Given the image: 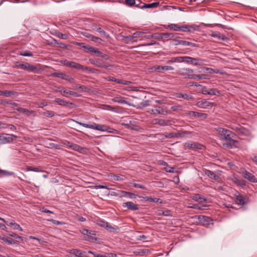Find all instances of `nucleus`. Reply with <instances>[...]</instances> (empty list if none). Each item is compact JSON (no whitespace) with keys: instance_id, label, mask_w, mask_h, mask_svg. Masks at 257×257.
I'll return each instance as SVG.
<instances>
[{"instance_id":"nucleus-1","label":"nucleus","mask_w":257,"mask_h":257,"mask_svg":"<svg viewBox=\"0 0 257 257\" xmlns=\"http://www.w3.org/2000/svg\"><path fill=\"white\" fill-rule=\"evenodd\" d=\"M216 131L220 136L222 140L226 142V146L229 148H232L234 146L236 142L232 139L234 134L230 131L222 127H217Z\"/></svg>"},{"instance_id":"nucleus-2","label":"nucleus","mask_w":257,"mask_h":257,"mask_svg":"<svg viewBox=\"0 0 257 257\" xmlns=\"http://www.w3.org/2000/svg\"><path fill=\"white\" fill-rule=\"evenodd\" d=\"M61 63L65 66L75 69L77 70H81L82 71H89L91 72V69L88 67L84 66L79 63L74 61H69L67 60H63L61 61Z\"/></svg>"},{"instance_id":"nucleus-3","label":"nucleus","mask_w":257,"mask_h":257,"mask_svg":"<svg viewBox=\"0 0 257 257\" xmlns=\"http://www.w3.org/2000/svg\"><path fill=\"white\" fill-rule=\"evenodd\" d=\"M74 121L79 124V125L84 126L86 128H91L93 130H96L98 131H100L102 132L107 131L108 132H110V131H108V129H110L109 127H107L106 125L102 124H96L95 123H93L92 124L84 123L80 122H78L77 121H75L73 120Z\"/></svg>"},{"instance_id":"nucleus-4","label":"nucleus","mask_w":257,"mask_h":257,"mask_svg":"<svg viewBox=\"0 0 257 257\" xmlns=\"http://www.w3.org/2000/svg\"><path fill=\"white\" fill-rule=\"evenodd\" d=\"M148 112L151 114L155 115L160 114L165 115L168 113V111L167 110L166 107L158 105H154L153 107L151 109H150Z\"/></svg>"},{"instance_id":"nucleus-5","label":"nucleus","mask_w":257,"mask_h":257,"mask_svg":"<svg viewBox=\"0 0 257 257\" xmlns=\"http://www.w3.org/2000/svg\"><path fill=\"white\" fill-rule=\"evenodd\" d=\"M17 67L22 69L27 70L29 72H35L38 70L36 66L32 65L29 63H17Z\"/></svg>"},{"instance_id":"nucleus-6","label":"nucleus","mask_w":257,"mask_h":257,"mask_svg":"<svg viewBox=\"0 0 257 257\" xmlns=\"http://www.w3.org/2000/svg\"><path fill=\"white\" fill-rule=\"evenodd\" d=\"M89 62L92 64L95 65L100 68L107 69L109 67H112V65H108L106 62L99 59H90Z\"/></svg>"},{"instance_id":"nucleus-7","label":"nucleus","mask_w":257,"mask_h":257,"mask_svg":"<svg viewBox=\"0 0 257 257\" xmlns=\"http://www.w3.org/2000/svg\"><path fill=\"white\" fill-rule=\"evenodd\" d=\"M17 138V137L14 135L6 134L0 135V144L9 143Z\"/></svg>"},{"instance_id":"nucleus-8","label":"nucleus","mask_w":257,"mask_h":257,"mask_svg":"<svg viewBox=\"0 0 257 257\" xmlns=\"http://www.w3.org/2000/svg\"><path fill=\"white\" fill-rule=\"evenodd\" d=\"M194 70L190 68H184L178 71V74L184 77L185 78L192 79L191 76H193Z\"/></svg>"},{"instance_id":"nucleus-9","label":"nucleus","mask_w":257,"mask_h":257,"mask_svg":"<svg viewBox=\"0 0 257 257\" xmlns=\"http://www.w3.org/2000/svg\"><path fill=\"white\" fill-rule=\"evenodd\" d=\"M198 219L199 223L203 226H207L210 224H213V219L210 217L199 215Z\"/></svg>"},{"instance_id":"nucleus-10","label":"nucleus","mask_w":257,"mask_h":257,"mask_svg":"<svg viewBox=\"0 0 257 257\" xmlns=\"http://www.w3.org/2000/svg\"><path fill=\"white\" fill-rule=\"evenodd\" d=\"M56 91L60 92L63 96L66 97H69L68 95H72L75 97H79L81 96V95L78 93L73 91L67 90L65 88H62V89L57 90Z\"/></svg>"},{"instance_id":"nucleus-11","label":"nucleus","mask_w":257,"mask_h":257,"mask_svg":"<svg viewBox=\"0 0 257 257\" xmlns=\"http://www.w3.org/2000/svg\"><path fill=\"white\" fill-rule=\"evenodd\" d=\"M153 69L155 72L164 73L165 71L173 70L174 68L171 66H155Z\"/></svg>"},{"instance_id":"nucleus-12","label":"nucleus","mask_w":257,"mask_h":257,"mask_svg":"<svg viewBox=\"0 0 257 257\" xmlns=\"http://www.w3.org/2000/svg\"><path fill=\"white\" fill-rule=\"evenodd\" d=\"M122 206L123 207L126 208L128 210L132 211L138 210L139 209L137 204L131 201L123 203Z\"/></svg>"},{"instance_id":"nucleus-13","label":"nucleus","mask_w":257,"mask_h":257,"mask_svg":"<svg viewBox=\"0 0 257 257\" xmlns=\"http://www.w3.org/2000/svg\"><path fill=\"white\" fill-rule=\"evenodd\" d=\"M97 224L101 227L105 228L107 230L111 231L112 230H116L117 228H114L110 225L107 222L104 220H98L97 222Z\"/></svg>"},{"instance_id":"nucleus-14","label":"nucleus","mask_w":257,"mask_h":257,"mask_svg":"<svg viewBox=\"0 0 257 257\" xmlns=\"http://www.w3.org/2000/svg\"><path fill=\"white\" fill-rule=\"evenodd\" d=\"M82 34L84 37L89 39L90 40H91L92 41H93L94 42H97V43L100 44L101 43V42L103 41L101 38L96 37V36H94L88 33L87 32H83L82 33Z\"/></svg>"},{"instance_id":"nucleus-15","label":"nucleus","mask_w":257,"mask_h":257,"mask_svg":"<svg viewBox=\"0 0 257 257\" xmlns=\"http://www.w3.org/2000/svg\"><path fill=\"white\" fill-rule=\"evenodd\" d=\"M173 41L175 42L174 45L177 46L178 45H181L183 46H189L191 47H196L197 44L192 42H188L184 40H179L177 39H173Z\"/></svg>"},{"instance_id":"nucleus-16","label":"nucleus","mask_w":257,"mask_h":257,"mask_svg":"<svg viewBox=\"0 0 257 257\" xmlns=\"http://www.w3.org/2000/svg\"><path fill=\"white\" fill-rule=\"evenodd\" d=\"M82 233L83 234L87 235L88 237H90V239L95 240L97 239L96 232L95 231L83 229L82 231Z\"/></svg>"},{"instance_id":"nucleus-17","label":"nucleus","mask_w":257,"mask_h":257,"mask_svg":"<svg viewBox=\"0 0 257 257\" xmlns=\"http://www.w3.org/2000/svg\"><path fill=\"white\" fill-rule=\"evenodd\" d=\"M185 147H188L192 149H195L197 150H202L204 148L203 145L199 144L198 143L189 142L185 143Z\"/></svg>"},{"instance_id":"nucleus-18","label":"nucleus","mask_w":257,"mask_h":257,"mask_svg":"<svg viewBox=\"0 0 257 257\" xmlns=\"http://www.w3.org/2000/svg\"><path fill=\"white\" fill-rule=\"evenodd\" d=\"M203 173L205 175L207 176L211 179L217 181L219 179V176L216 175L213 172L209 170L204 169Z\"/></svg>"},{"instance_id":"nucleus-19","label":"nucleus","mask_w":257,"mask_h":257,"mask_svg":"<svg viewBox=\"0 0 257 257\" xmlns=\"http://www.w3.org/2000/svg\"><path fill=\"white\" fill-rule=\"evenodd\" d=\"M197 104L200 107L207 108L211 107L213 105V103L204 100L198 101Z\"/></svg>"},{"instance_id":"nucleus-20","label":"nucleus","mask_w":257,"mask_h":257,"mask_svg":"<svg viewBox=\"0 0 257 257\" xmlns=\"http://www.w3.org/2000/svg\"><path fill=\"white\" fill-rule=\"evenodd\" d=\"M0 95H4L6 97H16L18 95V93L14 91L0 90Z\"/></svg>"},{"instance_id":"nucleus-21","label":"nucleus","mask_w":257,"mask_h":257,"mask_svg":"<svg viewBox=\"0 0 257 257\" xmlns=\"http://www.w3.org/2000/svg\"><path fill=\"white\" fill-rule=\"evenodd\" d=\"M154 123L160 126H167L171 124V121L168 119H155Z\"/></svg>"},{"instance_id":"nucleus-22","label":"nucleus","mask_w":257,"mask_h":257,"mask_svg":"<svg viewBox=\"0 0 257 257\" xmlns=\"http://www.w3.org/2000/svg\"><path fill=\"white\" fill-rule=\"evenodd\" d=\"M89 52L96 53V56L104 58L106 60H107L108 58V56L107 55L102 54L100 51L98 50V49H95L93 47H91V48H89Z\"/></svg>"},{"instance_id":"nucleus-23","label":"nucleus","mask_w":257,"mask_h":257,"mask_svg":"<svg viewBox=\"0 0 257 257\" xmlns=\"http://www.w3.org/2000/svg\"><path fill=\"white\" fill-rule=\"evenodd\" d=\"M243 177L244 178L247 179L248 181L251 182L255 183L257 182L255 176L247 171H245V172L243 173Z\"/></svg>"},{"instance_id":"nucleus-24","label":"nucleus","mask_w":257,"mask_h":257,"mask_svg":"<svg viewBox=\"0 0 257 257\" xmlns=\"http://www.w3.org/2000/svg\"><path fill=\"white\" fill-rule=\"evenodd\" d=\"M120 197H129L131 199H136L138 196L137 195L134 194V193L127 192L125 191H120Z\"/></svg>"},{"instance_id":"nucleus-25","label":"nucleus","mask_w":257,"mask_h":257,"mask_svg":"<svg viewBox=\"0 0 257 257\" xmlns=\"http://www.w3.org/2000/svg\"><path fill=\"white\" fill-rule=\"evenodd\" d=\"M211 36L220 40L226 41L227 40V38L224 35L217 32H213Z\"/></svg>"},{"instance_id":"nucleus-26","label":"nucleus","mask_w":257,"mask_h":257,"mask_svg":"<svg viewBox=\"0 0 257 257\" xmlns=\"http://www.w3.org/2000/svg\"><path fill=\"white\" fill-rule=\"evenodd\" d=\"M54 101L57 103L58 104L62 106H67L68 104L73 105V103L67 101L63 99L60 98H56Z\"/></svg>"},{"instance_id":"nucleus-27","label":"nucleus","mask_w":257,"mask_h":257,"mask_svg":"<svg viewBox=\"0 0 257 257\" xmlns=\"http://www.w3.org/2000/svg\"><path fill=\"white\" fill-rule=\"evenodd\" d=\"M180 29L179 31L185 32H191L192 30L194 31L195 30L193 26L185 25L180 26Z\"/></svg>"},{"instance_id":"nucleus-28","label":"nucleus","mask_w":257,"mask_h":257,"mask_svg":"<svg viewBox=\"0 0 257 257\" xmlns=\"http://www.w3.org/2000/svg\"><path fill=\"white\" fill-rule=\"evenodd\" d=\"M71 252L75 254L77 257H86V252L82 251L80 250L73 249L71 250Z\"/></svg>"},{"instance_id":"nucleus-29","label":"nucleus","mask_w":257,"mask_h":257,"mask_svg":"<svg viewBox=\"0 0 257 257\" xmlns=\"http://www.w3.org/2000/svg\"><path fill=\"white\" fill-rule=\"evenodd\" d=\"M235 203L239 205H244L245 204L244 197L240 194L237 195L235 198Z\"/></svg>"},{"instance_id":"nucleus-30","label":"nucleus","mask_w":257,"mask_h":257,"mask_svg":"<svg viewBox=\"0 0 257 257\" xmlns=\"http://www.w3.org/2000/svg\"><path fill=\"white\" fill-rule=\"evenodd\" d=\"M71 149L74 151H77L80 153H84L85 152V149L77 144H74L71 146Z\"/></svg>"},{"instance_id":"nucleus-31","label":"nucleus","mask_w":257,"mask_h":257,"mask_svg":"<svg viewBox=\"0 0 257 257\" xmlns=\"http://www.w3.org/2000/svg\"><path fill=\"white\" fill-rule=\"evenodd\" d=\"M192 61H190L192 64L196 66H201L203 65L205 61V60L200 58H192Z\"/></svg>"},{"instance_id":"nucleus-32","label":"nucleus","mask_w":257,"mask_h":257,"mask_svg":"<svg viewBox=\"0 0 257 257\" xmlns=\"http://www.w3.org/2000/svg\"><path fill=\"white\" fill-rule=\"evenodd\" d=\"M112 101L114 102H117L120 104H126L127 101L125 100V98L119 96H116L112 99Z\"/></svg>"},{"instance_id":"nucleus-33","label":"nucleus","mask_w":257,"mask_h":257,"mask_svg":"<svg viewBox=\"0 0 257 257\" xmlns=\"http://www.w3.org/2000/svg\"><path fill=\"white\" fill-rule=\"evenodd\" d=\"M191 78L192 79L195 80H200V79H208V75L207 74H193V76H192Z\"/></svg>"},{"instance_id":"nucleus-34","label":"nucleus","mask_w":257,"mask_h":257,"mask_svg":"<svg viewBox=\"0 0 257 257\" xmlns=\"http://www.w3.org/2000/svg\"><path fill=\"white\" fill-rule=\"evenodd\" d=\"M140 198H143L146 201H149L150 202H156V203H162V201H160V199L157 198H152L151 197L146 196V197H141L139 196Z\"/></svg>"},{"instance_id":"nucleus-35","label":"nucleus","mask_w":257,"mask_h":257,"mask_svg":"<svg viewBox=\"0 0 257 257\" xmlns=\"http://www.w3.org/2000/svg\"><path fill=\"white\" fill-rule=\"evenodd\" d=\"M192 199L196 201H198L200 203H203L206 201V199L202 197L199 194H195L192 196Z\"/></svg>"},{"instance_id":"nucleus-36","label":"nucleus","mask_w":257,"mask_h":257,"mask_svg":"<svg viewBox=\"0 0 257 257\" xmlns=\"http://www.w3.org/2000/svg\"><path fill=\"white\" fill-rule=\"evenodd\" d=\"M159 5V2H155L152 4H143L142 6V9H150L153 8H156Z\"/></svg>"},{"instance_id":"nucleus-37","label":"nucleus","mask_w":257,"mask_h":257,"mask_svg":"<svg viewBox=\"0 0 257 257\" xmlns=\"http://www.w3.org/2000/svg\"><path fill=\"white\" fill-rule=\"evenodd\" d=\"M106 109L115 112H120L121 108L118 106H112L111 105H106Z\"/></svg>"},{"instance_id":"nucleus-38","label":"nucleus","mask_w":257,"mask_h":257,"mask_svg":"<svg viewBox=\"0 0 257 257\" xmlns=\"http://www.w3.org/2000/svg\"><path fill=\"white\" fill-rule=\"evenodd\" d=\"M177 35V33H163L162 37L163 38H166L171 39L175 37V36Z\"/></svg>"},{"instance_id":"nucleus-39","label":"nucleus","mask_w":257,"mask_h":257,"mask_svg":"<svg viewBox=\"0 0 257 257\" xmlns=\"http://www.w3.org/2000/svg\"><path fill=\"white\" fill-rule=\"evenodd\" d=\"M165 27L170 30H172L176 31H179V30H180V25L178 24H171L167 26H165Z\"/></svg>"},{"instance_id":"nucleus-40","label":"nucleus","mask_w":257,"mask_h":257,"mask_svg":"<svg viewBox=\"0 0 257 257\" xmlns=\"http://www.w3.org/2000/svg\"><path fill=\"white\" fill-rule=\"evenodd\" d=\"M134 252L137 255H143L145 254H148L150 251L148 249L143 248L139 249L138 250L134 251Z\"/></svg>"},{"instance_id":"nucleus-41","label":"nucleus","mask_w":257,"mask_h":257,"mask_svg":"<svg viewBox=\"0 0 257 257\" xmlns=\"http://www.w3.org/2000/svg\"><path fill=\"white\" fill-rule=\"evenodd\" d=\"M6 104H11L12 105L18 106L19 105L18 103L13 102L12 100H7L5 99L0 100V104L5 105Z\"/></svg>"},{"instance_id":"nucleus-42","label":"nucleus","mask_w":257,"mask_h":257,"mask_svg":"<svg viewBox=\"0 0 257 257\" xmlns=\"http://www.w3.org/2000/svg\"><path fill=\"white\" fill-rule=\"evenodd\" d=\"M16 110H17V111H18L19 112L25 113L28 115L31 114L33 112V111L32 110H28L27 109L24 108L22 107H19V108H17Z\"/></svg>"},{"instance_id":"nucleus-43","label":"nucleus","mask_w":257,"mask_h":257,"mask_svg":"<svg viewBox=\"0 0 257 257\" xmlns=\"http://www.w3.org/2000/svg\"><path fill=\"white\" fill-rule=\"evenodd\" d=\"M75 44L77 46H80L84 48L86 52H89V48H91V47L89 45H85L84 43L76 42Z\"/></svg>"},{"instance_id":"nucleus-44","label":"nucleus","mask_w":257,"mask_h":257,"mask_svg":"<svg viewBox=\"0 0 257 257\" xmlns=\"http://www.w3.org/2000/svg\"><path fill=\"white\" fill-rule=\"evenodd\" d=\"M42 114L46 117H52L55 116V113L53 111L46 110L43 112Z\"/></svg>"},{"instance_id":"nucleus-45","label":"nucleus","mask_w":257,"mask_h":257,"mask_svg":"<svg viewBox=\"0 0 257 257\" xmlns=\"http://www.w3.org/2000/svg\"><path fill=\"white\" fill-rule=\"evenodd\" d=\"M232 181L234 183L238 185L241 186L244 185V181L243 180H240L237 177H234L232 179Z\"/></svg>"},{"instance_id":"nucleus-46","label":"nucleus","mask_w":257,"mask_h":257,"mask_svg":"<svg viewBox=\"0 0 257 257\" xmlns=\"http://www.w3.org/2000/svg\"><path fill=\"white\" fill-rule=\"evenodd\" d=\"M179 98H182L186 100H191L192 99L193 97L191 95L188 94H179L178 95Z\"/></svg>"},{"instance_id":"nucleus-47","label":"nucleus","mask_w":257,"mask_h":257,"mask_svg":"<svg viewBox=\"0 0 257 257\" xmlns=\"http://www.w3.org/2000/svg\"><path fill=\"white\" fill-rule=\"evenodd\" d=\"M220 92L219 90L215 88H211L209 89L208 94L212 95H218L220 94Z\"/></svg>"},{"instance_id":"nucleus-48","label":"nucleus","mask_w":257,"mask_h":257,"mask_svg":"<svg viewBox=\"0 0 257 257\" xmlns=\"http://www.w3.org/2000/svg\"><path fill=\"white\" fill-rule=\"evenodd\" d=\"M145 33L144 32H136L133 34V37L135 38L139 37H144Z\"/></svg>"},{"instance_id":"nucleus-49","label":"nucleus","mask_w":257,"mask_h":257,"mask_svg":"<svg viewBox=\"0 0 257 257\" xmlns=\"http://www.w3.org/2000/svg\"><path fill=\"white\" fill-rule=\"evenodd\" d=\"M181 56L177 57H173L171 58L169 61V63H175V62H178L180 63L181 62Z\"/></svg>"},{"instance_id":"nucleus-50","label":"nucleus","mask_w":257,"mask_h":257,"mask_svg":"<svg viewBox=\"0 0 257 257\" xmlns=\"http://www.w3.org/2000/svg\"><path fill=\"white\" fill-rule=\"evenodd\" d=\"M181 62H185L187 63L191 64L192 57L189 56H181Z\"/></svg>"},{"instance_id":"nucleus-51","label":"nucleus","mask_w":257,"mask_h":257,"mask_svg":"<svg viewBox=\"0 0 257 257\" xmlns=\"http://www.w3.org/2000/svg\"><path fill=\"white\" fill-rule=\"evenodd\" d=\"M27 170L28 171H34L37 172H42L41 170H40L39 167H34L32 166H29L27 168Z\"/></svg>"},{"instance_id":"nucleus-52","label":"nucleus","mask_w":257,"mask_h":257,"mask_svg":"<svg viewBox=\"0 0 257 257\" xmlns=\"http://www.w3.org/2000/svg\"><path fill=\"white\" fill-rule=\"evenodd\" d=\"M96 31L98 32L100 34L103 35L107 38H109V35L103 31L101 28H98L96 29Z\"/></svg>"},{"instance_id":"nucleus-53","label":"nucleus","mask_w":257,"mask_h":257,"mask_svg":"<svg viewBox=\"0 0 257 257\" xmlns=\"http://www.w3.org/2000/svg\"><path fill=\"white\" fill-rule=\"evenodd\" d=\"M65 73H58V72H54L51 74L52 76L60 78L63 79L64 76L65 75Z\"/></svg>"},{"instance_id":"nucleus-54","label":"nucleus","mask_w":257,"mask_h":257,"mask_svg":"<svg viewBox=\"0 0 257 257\" xmlns=\"http://www.w3.org/2000/svg\"><path fill=\"white\" fill-rule=\"evenodd\" d=\"M20 55L21 56H27V57H32L33 56V54L32 52H31L30 51H28L21 52L20 53Z\"/></svg>"},{"instance_id":"nucleus-55","label":"nucleus","mask_w":257,"mask_h":257,"mask_svg":"<svg viewBox=\"0 0 257 257\" xmlns=\"http://www.w3.org/2000/svg\"><path fill=\"white\" fill-rule=\"evenodd\" d=\"M151 37H152V38H155L156 39H163L162 33H155L151 34Z\"/></svg>"},{"instance_id":"nucleus-56","label":"nucleus","mask_w":257,"mask_h":257,"mask_svg":"<svg viewBox=\"0 0 257 257\" xmlns=\"http://www.w3.org/2000/svg\"><path fill=\"white\" fill-rule=\"evenodd\" d=\"M56 36L59 38L62 39H67L68 37V35L66 34H63L60 32H58L57 33Z\"/></svg>"},{"instance_id":"nucleus-57","label":"nucleus","mask_w":257,"mask_h":257,"mask_svg":"<svg viewBox=\"0 0 257 257\" xmlns=\"http://www.w3.org/2000/svg\"><path fill=\"white\" fill-rule=\"evenodd\" d=\"M125 4L128 6H133L136 4V0H125Z\"/></svg>"},{"instance_id":"nucleus-58","label":"nucleus","mask_w":257,"mask_h":257,"mask_svg":"<svg viewBox=\"0 0 257 257\" xmlns=\"http://www.w3.org/2000/svg\"><path fill=\"white\" fill-rule=\"evenodd\" d=\"M207 114L204 113L196 112L195 117L206 118Z\"/></svg>"},{"instance_id":"nucleus-59","label":"nucleus","mask_w":257,"mask_h":257,"mask_svg":"<svg viewBox=\"0 0 257 257\" xmlns=\"http://www.w3.org/2000/svg\"><path fill=\"white\" fill-rule=\"evenodd\" d=\"M63 79L68 81L69 82H73L74 80V79L73 78L66 74H65L64 78H63Z\"/></svg>"},{"instance_id":"nucleus-60","label":"nucleus","mask_w":257,"mask_h":257,"mask_svg":"<svg viewBox=\"0 0 257 257\" xmlns=\"http://www.w3.org/2000/svg\"><path fill=\"white\" fill-rule=\"evenodd\" d=\"M132 83V82L131 81L119 79L118 84H122L124 85H130Z\"/></svg>"},{"instance_id":"nucleus-61","label":"nucleus","mask_w":257,"mask_h":257,"mask_svg":"<svg viewBox=\"0 0 257 257\" xmlns=\"http://www.w3.org/2000/svg\"><path fill=\"white\" fill-rule=\"evenodd\" d=\"M123 37L126 39V40L127 41V42H131V41H136L134 40L135 38L133 37V35L132 36H123Z\"/></svg>"},{"instance_id":"nucleus-62","label":"nucleus","mask_w":257,"mask_h":257,"mask_svg":"<svg viewBox=\"0 0 257 257\" xmlns=\"http://www.w3.org/2000/svg\"><path fill=\"white\" fill-rule=\"evenodd\" d=\"M171 109L174 111H177L181 109V106L180 105H174L171 107Z\"/></svg>"},{"instance_id":"nucleus-63","label":"nucleus","mask_w":257,"mask_h":257,"mask_svg":"<svg viewBox=\"0 0 257 257\" xmlns=\"http://www.w3.org/2000/svg\"><path fill=\"white\" fill-rule=\"evenodd\" d=\"M133 186L135 188H141L142 189H146V187L143 185H141L138 183H134Z\"/></svg>"},{"instance_id":"nucleus-64","label":"nucleus","mask_w":257,"mask_h":257,"mask_svg":"<svg viewBox=\"0 0 257 257\" xmlns=\"http://www.w3.org/2000/svg\"><path fill=\"white\" fill-rule=\"evenodd\" d=\"M0 238L3 241H11L10 239H11L10 237H8L4 234H2V235H1Z\"/></svg>"}]
</instances>
